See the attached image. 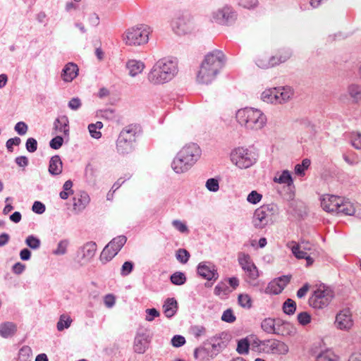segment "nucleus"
Masks as SVG:
<instances>
[{
    "label": "nucleus",
    "mask_w": 361,
    "mask_h": 361,
    "mask_svg": "<svg viewBox=\"0 0 361 361\" xmlns=\"http://www.w3.org/2000/svg\"><path fill=\"white\" fill-rule=\"evenodd\" d=\"M176 60L163 58L157 61L148 73L147 79L154 85L166 83L171 80L178 73Z\"/></svg>",
    "instance_id": "obj_1"
},
{
    "label": "nucleus",
    "mask_w": 361,
    "mask_h": 361,
    "mask_svg": "<svg viewBox=\"0 0 361 361\" xmlns=\"http://www.w3.org/2000/svg\"><path fill=\"white\" fill-rule=\"evenodd\" d=\"M224 63L222 51L215 50L208 54L202 61L197 80L200 83L209 84L214 80Z\"/></svg>",
    "instance_id": "obj_2"
},
{
    "label": "nucleus",
    "mask_w": 361,
    "mask_h": 361,
    "mask_svg": "<svg viewBox=\"0 0 361 361\" xmlns=\"http://www.w3.org/2000/svg\"><path fill=\"white\" fill-rule=\"evenodd\" d=\"M201 154L199 146L195 143L185 145L178 152L171 166L176 173H183L188 171L197 161Z\"/></svg>",
    "instance_id": "obj_3"
},
{
    "label": "nucleus",
    "mask_w": 361,
    "mask_h": 361,
    "mask_svg": "<svg viewBox=\"0 0 361 361\" xmlns=\"http://www.w3.org/2000/svg\"><path fill=\"white\" fill-rule=\"evenodd\" d=\"M238 122L249 130H260L267 123V116L259 109L246 107L240 109L236 112Z\"/></svg>",
    "instance_id": "obj_4"
},
{
    "label": "nucleus",
    "mask_w": 361,
    "mask_h": 361,
    "mask_svg": "<svg viewBox=\"0 0 361 361\" xmlns=\"http://www.w3.org/2000/svg\"><path fill=\"white\" fill-rule=\"evenodd\" d=\"M321 206L327 212H335L348 216L354 215L355 212V207L353 202L348 199L336 195H324Z\"/></svg>",
    "instance_id": "obj_5"
},
{
    "label": "nucleus",
    "mask_w": 361,
    "mask_h": 361,
    "mask_svg": "<svg viewBox=\"0 0 361 361\" xmlns=\"http://www.w3.org/2000/svg\"><path fill=\"white\" fill-rule=\"evenodd\" d=\"M140 128L136 124H130L122 129L116 141V149L119 154H128L133 152L136 136Z\"/></svg>",
    "instance_id": "obj_6"
},
{
    "label": "nucleus",
    "mask_w": 361,
    "mask_h": 361,
    "mask_svg": "<svg viewBox=\"0 0 361 361\" xmlns=\"http://www.w3.org/2000/svg\"><path fill=\"white\" fill-rule=\"evenodd\" d=\"M279 214V208L275 204H264L257 208L254 213L252 223L255 228H263L272 224Z\"/></svg>",
    "instance_id": "obj_7"
},
{
    "label": "nucleus",
    "mask_w": 361,
    "mask_h": 361,
    "mask_svg": "<svg viewBox=\"0 0 361 361\" xmlns=\"http://www.w3.org/2000/svg\"><path fill=\"white\" fill-rule=\"evenodd\" d=\"M149 27L140 25L126 30L123 35V40L128 46H140L149 40Z\"/></svg>",
    "instance_id": "obj_8"
},
{
    "label": "nucleus",
    "mask_w": 361,
    "mask_h": 361,
    "mask_svg": "<svg viewBox=\"0 0 361 361\" xmlns=\"http://www.w3.org/2000/svg\"><path fill=\"white\" fill-rule=\"evenodd\" d=\"M231 161L239 169H247L256 161L255 154L244 147H237L230 154Z\"/></svg>",
    "instance_id": "obj_9"
},
{
    "label": "nucleus",
    "mask_w": 361,
    "mask_h": 361,
    "mask_svg": "<svg viewBox=\"0 0 361 361\" xmlns=\"http://www.w3.org/2000/svg\"><path fill=\"white\" fill-rule=\"evenodd\" d=\"M334 298L333 290L324 285L320 286L309 298V304L314 308L326 307Z\"/></svg>",
    "instance_id": "obj_10"
},
{
    "label": "nucleus",
    "mask_w": 361,
    "mask_h": 361,
    "mask_svg": "<svg viewBox=\"0 0 361 361\" xmlns=\"http://www.w3.org/2000/svg\"><path fill=\"white\" fill-rule=\"evenodd\" d=\"M358 75L361 79V64L358 70ZM338 100L346 104H357L361 102V85L355 82L348 85L345 93L339 96Z\"/></svg>",
    "instance_id": "obj_11"
},
{
    "label": "nucleus",
    "mask_w": 361,
    "mask_h": 361,
    "mask_svg": "<svg viewBox=\"0 0 361 361\" xmlns=\"http://www.w3.org/2000/svg\"><path fill=\"white\" fill-rule=\"evenodd\" d=\"M173 26L178 35L190 32L194 27V20L188 11H179L173 20Z\"/></svg>",
    "instance_id": "obj_12"
},
{
    "label": "nucleus",
    "mask_w": 361,
    "mask_h": 361,
    "mask_svg": "<svg viewBox=\"0 0 361 361\" xmlns=\"http://www.w3.org/2000/svg\"><path fill=\"white\" fill-rule=\"evenodd\" d=\"M262 329L268 334L285 335V333L281 330V327L289 330L293 329V326L288 322H284L280 320L276 321L271 318H267L264 319L261 324Z\"/></svg>",
    "instance_id": "obj_13"
},
{
    "label": "nucleus",
    "mask_w": 361,
    "mask_h": 361,
    "mask_svg": "<svg viewBox=\"0 0 361 361\" xmlns=\"http://www.w3.org/2000/svg\"><path fill=\"white\" fill-rule=\"evenodd\" d=\"M259 345L267 353L286 355L288 352V347L285 343L275 339L261 341Z\"/></svg>",
    "instance_id": "obj_14"
},
{
    "label": "nucleus",
    "mask_w": 361,
    "mask_h": 361,
    "mask_svg": "<svg viewBox=\"0 0 361 361\" xmlns=\"http://www.w3.org/2000/svg\"><path fill=\"white\" fill-rule=\"evenodd\" d=\"M238 262L251 280H255L259 276L257 268L248 255L240 252L238 256Z\"/></svg>",
    "instance_id": "obj_15"
},
{
    "label": "nucleus",
    "mask_w": 361,
    "mask_h": 361,
    "mask_svg": "<svg viewBox=\"0 0 361 361\" xmlns=\"http://www.w3.org/2000/svg\"><path fill=\"white\" fill-rule=\"evenodd\" d=\"M290 275H285L274 279L268 284L265 293L274 295L281 293L290 282Z\"/></svg>",
    "instance_id": "obj_16"
},
{
    "label": "nucleus",
    "mask_w": 361,
    "mask_h": 361,
    "mask_svg": "<svg viewBox=\"0 0 361 361\" xmlns=\"http://www.w3.org/2000/svg\"><path fill=\"white\" fill-rule=\"evenodd\" d=\"M335 324L341 330H348L353 325L352 314L348 309L341 310L337 314Z\"/></svg>",
    "instance_id": "obj_17"
},
{
    "label": "nucleus",
    "mask_w": 361,
    "mask_h": 361,
    "mask_svg": "<svg viewBox=\"0 0 361 361\" xmlns=\"http://www.w3.org/2000/svg\"><path fill=\"white\" fill-rule=\"evenodd\" d=\"M197 272L202 277L209 281H215L219 277V274L214 266L206 262H200L199 264L197 267Z\"/></svg>",
    "instance_id": "obj_18"
},
{
    "label": "nucleus",
    "mask_w": 361,
    "mask_h": 361,
    "mask_svg": "<svg viewBox=\"0 0 361 361\" xmlns=\"http://www.w3.org/2000/svg\"><path fill=\"white\" fill-rule=\"evenodd\" d=\"M73 210L76 212H81L90 202V197L85 192H80L73 198Z\"/></svg>",
    "instance_id": "obj_19"
},
{
    "label": "nucleus",
    "mask_w": 361,
    "mask_h": 361,
    "mask_svg": "<svg viewBox=\"0 0 361 361\" xmlns=\"http://www.w3.org/2000/svg\"><path fill=\"white\" fill-rule=\"evenodd\" d=\"M54 129L56 133H63L64 135L69 134V121L66 116L58 117L54 123Z\"/></svg>",
    "instance_id": "obj_20"
},
{
    "label": "nucleus",
    "mask_w": 361,
    "mask_h": 361,
    "mask_svg": "<svg viewBox=\"0 0 361 361\" xmlns=\"http://www.w3.org/2000/svg\"><path fill=\"white\" fill-rule=\"evenodd\" d=\"M78 74V66L73 63H68L63 69L61 78L65 82H71Z\"/></svg>",
    "instance_id": "obj_21"
},
{
    "label": "nucleus",
    "mask_w": 361,
    "mask_h": 361,
    "mask_svg": "<svg viewBox=\"0 0 361 361\" xmlns=\"http://www.w3.org/2000/svg\"><path fill=\"white\" fill-rule=\"evenodd\" d=\"M223 336H225L224 333L210 338L209 343L212 345L213 350L216 351L214 355H211V358H214V356L226 347L227 344L226 341H223Z\"/></svg>",
    "instance_id": "obj_22"
},
{
    "label": "nucleus",
    "mask_w": 361,
    "mask_h": 361,
    "mask_svg": "<svg viewBox=\"0 0 361 361\" xmlns=\"http://www.w3.org/2000/svg\"><path fill=\"white\" fill-rule=\"evenodd\" d=\"M49 173L52 176H58L63 171V163L59 155L53 156L49 164Z\"/></svg>",
    "instance_id": "obj_23"
},
{
    "label": "nucleus",
    "mask_w": 361,
    "mask_h": 361,
    "mask_svg": "<svg viewBox=\"0 0 361 361\" xmlns=\"http://www.w3.org/2000/svg\"><path fill=\"white\" fill-rule=\"evenodd\" d=\"M277 104H283L288 102L293 96V90L290 87H281L276 88Z\"/></svg>",
    "instance_id": "obj_24"
},
{
    "label": "nucleus",
    "mask_w": 361,
    "mask_h": 361,
    "mask_svg": "<svg viewBox=\"0 0 361 361\" xmlns=\"http://www.w3.org/2000/svg\"><path fill=\"white\" fill-rule=\"evenodd\" d=\"M149 340L145 335H137L134 340L133 350L136 353L142 354L148 348Z\"/></svg>",
    "instance_id": "obj_25"
},
{
    "label": "nucleus",
    "mask_w": 361,
    "mask_h": 361,
    "mask_svg": "<svg viewBox=\"0 0 361 361\" xmlns=\"http://www.w3.org/2000/svg\"><path fill=\"white\" fill-rule=\"evenodd\" d=\"M126 68L129 71V75L135 77L142 72L145 68V64L140 61L131 59L127 62Z\"/></svg>",
    "instance_id": "obj_26"
},
{
    "label": "nucleus",
    "mask_w": 361,
    "mask_h": 361,
    "mask_svg": "<svg viewBox=\"0 0 361 361\" xmlns=\"http://www.w3.org/2000/svg\"><path fill=\"white\" fill-rule=\"evenodd\" d=\"M290 56L291 53L288 50H282L278 54L269 57L270 68L286 62Z\"/></svg>",
    "instance_id": "obj_27"
},
{
    "label": "nucleus",
    "mask_w": 361,
    "mask_h": 361,
    "mask_svg": "<svg viewBox=\"0 0 361 361\" xmlns=\"http://www.w3.org/2000/svg\"><path fill=\"white\" fill-rule=\"evenodd\" d=\"M178 309L177 301L174 298H167L163 305L164 313L166 317L170 318L173 317Z\"/></svg>",
    "instance_id": "obj_28"
},
{
    "label": "nucleus",
    "mask_w": 361,
    "mask_h": 361,
    "mask_svg": "<svg viewBox=\"0 0 361 361\" xmlns=\"http://www.w3.org/2000/svg\"><path fill=\"white\" fill-rule=\"evenodd\" d=\"M16 331V326L12 322H5L0 325V335L4 338H8L14 335Z\"/></svg>",
    "instance_id": "obj_29"
},
{
    "label": "nucleus",
    "mask_w": 361,
    "mask_h": 361,
    "mask_svg": "<svg viewBox=\"0 0 361 361\" xmlns=\"http://www.w3.org/2000/svg\"><path fill=\"white\" fill-rule=\"evenodd\" d=\"M274 181L278 183L286 184L288 187L293 186V180L290 173L288 170H284L283 172L278 176H276L274 178Z\"/></svg>",
    "instance_id": "obj_30"
},
{
    "label": "nucleus",
    "mask_w": 361,
    "mask_h": 361,
    "mask_svg": "<svg viewBox=\"0 0 361 361\" xmlns=\"http://www.w3.org/2000/svg\"><path fill=\"white\" fill-rule=\"evenodd\" d=\"M215 18L222 22H227L233 18L231 8L228 6L224 7L215 13Z\"/></svg>",
    "instance_id": "obj_31"
},
{
    "label": "nucleus",
    "mask_w": 361,
    "mask_h": 361,
    "mask_svg": "<svg viewBox=\"0 0 361 361\" xmlns=\"http://www.w3.org/2000/svg\"><path fill=\"white\" fill-rule=\"evenodd\" d=\"M277 91L276 88L267 90L262 93V99L267 103L277 104L276 102Z\"/></svg>",
    "instance_id": "obj_32"
},
{
    "label": "nucleus",
    "mask_w": 361,
    "mask_h": 361,
    "mask_svg": "<svg viewBox=\"0 0 361 361\" xmlns=\"http://www.w3.org/2000/svg\"><path fill=\"white\" fill-rule=\"evenodd\" d=\"M339 357L335 355L331 350H327L319 353L316 361H338Z\"/></svg>",
    "instance_id": "obj_33"
},
{
    "label": "nucleus",
    "mask_w": 361,
    "mask_h": 361,
    "mask_svg": "<svg viewBox=\"0 0 361 361\" xmlns=\"http://www.w3.org/2000/svg\"><path fill=\"white\" fill-rule=\"evenodd\" d=\"M293 254L298 259H305L307 262V266H310L313 264V257L308 255L305 250H292Z\"/></svg>",
    "instance_id": "obj_34"
},
{
    "label": "nucleus",
    "mask_w": 361,
    "mask_h": 361,
    "mask_svg": "<svg viewBox=\"0 0 361 361\" xmlns=\"http://www.w3.org/2000/svg\"><path fill=\"white\" fill-rule=\"evenodd\" d=\"M127 238L124 235H119L116 238H114L111 241H110L104 248H122L123 246L126 243Z\"/></svg>",
    "instance_id": "obj_35"
},
{
    "label": "nucleus",
    "mask_w": 361,
    "mask_h": 361,
    "mask_svg": "<svg viewBox=\"0 0 361 361\" xmlns=\"http://www.w3.org/2000/svg\"><path fill=\"white\" fill-rule=\"evenodd\" d=\"M103 127V124L100 121H97L96 123H91L88 126V130L91 136L95 139H99L102 136L100 130Z\"/></svg>",
    "instance_id": "obj_36"
},
{
    "label": "nucleus",
    "mask_w": 361,
    "mask_h": 361,
    "mask_svg": "<svg viewBox=\"0 0 361 361\" xmlns=\"http://www.w3.org/2000/svg\"><path fill=\"white\" fill-rule=\"evenodd\" d=\"M72 323V319L70 316L67 314H61L57 323V329L59 331H63L64 329L68 328Z\"/></svg>",
    "instance_id": "obj_37"
},
{
    "label": "nucleus",
    "mask_w": 361,
    "mask_h": 361,
    "mask_svg": "<svg viewBox=\"0 0 361 361\" xmlns=\"http://www.w3.org/2000/svg\"><path fill=\"white\" fill-rule=\"evenodd\" d=\"M238 302L243 308L250 309L252 307V299L248 294H240L238 297Z\"/></svg>",
    "instance_id": "obj_38"
},
{
    "label": "nucleus",
    "mask_w": 361,
    "mask_h": 361,
    "mask_svg": "<svg viewBox=\"0 0 361 361\" xmlns=\"http://www.w3.org/2000/svg\"><path fill=\"white\" fill-rule=\"evenodd\" d=\"M284 313L291 315L293 314L296 310V303L292 299H287L283 305Z\"/></svg>",
    "instance_id": "obj_39"
},
{
    "label": "nucleus",
    "mask_w": 361,
    "mask_h": 361,
    "mask_svg": "<svg viewBox=\"0 0 361 361\" xmlns=\"http://www.w3.org/2000/svg\"><path fill=\"white\" fill-rule=\"evenodd\" d=\"M171 281L173 284L176 286H180L185 283L186 277L182 272H175L171 276Z\"/></svg>",
    "instance_id": "obj_40"
},
{
    "label": "nucleus",
    "mask_w": 361,
    "mask_h": 361,
    "mask_svg": "<svg viewBox=\"0 0 361 361\" xmlns=\"http://www.w3.org/2000/svg\"><path fill=\"white\" fill-rule=\"evenodd\" d=\"M117 253L116 250H102L100 254V260L103 263H106L112 259Z\"/></svg>",
    "instance_id": "obj_41"
},
{
    "label": "nucleus",
    "mask_w": 361,
    "mask_h": 361,
    "mask_svg": "<svg viewBox=\"0 0 361 361\" xmlns=\"http://www.w3.org/2000/svg\"><path fill=\"white\" fill-rule=\"evenodd\" d=\"M250 343L246 338L241 339L238 342L236 350L240 355L247 354L249 352Z\"/></svg>",
    "instance_id": "obj_42"
},
{
    "label": "nucleus",
    "mask_w": 361,
    "mask_h": 361,
    "mask_svg": "<svg viewBox=\"0 0 361 361\" xmlns=\"http://www.w3.org/2000/svg\"><path fill=\"white\" fill-rule=\"evenodd\" d=\"M300 125L312 135H314L317 133L316 126L308 118L301 119Z\"/></svg>",
    "instance_id": "obj_43"
},
{
    "label": "nucleus",
    "mask_w": 361,
    "mask_h": 361,
    "mask_svg": "<svg viewBox=\"0 0 361 361\" xmlns=\"http://www.w3.org/2000/svg\"><path fill=\"white\" fill-rule=\"evenodd\" d=\"M312 245L310 241L302 240L300 242L290 241L287 243L288 248H307L308 246Z\"/></svg>",
    "instance_id": "obj_44"
},
{
    "label": "nucleus",
    "mask_w": 361,
    "mask_h": 361,
    "mask_svg": "<svg viewBox=\"0 0 361 361\" xmlns=\"http://www.w3.org/2000/svg\"><path fill=\"white\" fill-rule=\"evenodd\" d=\"M221 320L227 323H233L236 320V317L231 309H227L223 312Z\"/></svg>",
    "instance_id": "obj_45"
},
{
    "label": "nucleus",
    "mask_w": 361,
    "mask_h": 361,
    "mask_svg": "<svg viewBox=\"0 0 361 361\" xmlns=\"http://www.w3.org/2000/svg\"><path fill=\"white\" fill-rule=\"evenodd\" d=\"M352 145L357 149H361V133L359 132H353L351 134Z\"/></svg>",
    "instance_id": "obj_46"
},
{
    "label": "nucleus",
    "mask_w": 361,
    "mask_h": 361,
    "mask_svg": "<svg viewBox=\"0 0 361 361\" xmlns=\"http://www.w3.org/2000/svg\"><path fill=\"white\" fill-rule=\"evenodd\" d=\"M256 64L258 67L264 69H267L270 68V59L267 58L266 56H260L256 61Z\"/></svg>",
    "instance_id": "obj_47"
},
{
    "label": "nucleus",
    "mask_w": 361,
    "mask_h": 361,
    "mask_svg": "<svg viewBox=\"0 0 361 361\" xmlns=\"http://www.w3.org/2000/svg\"><path fill=\"white\" fill-rule=\"evenodd\" d=\"M229 292V288L224 282L219 283L214 288V293L216 295H220L222 293L227 295Z\"/></svg>",
    "instance_id": "obj_48"
},
{
    "label": "nucleus",
    "mask_w": 361,
    "mask_h": 361,
    "mask_svg": "<svg viewBox=\"0 0 361 361\" xmlns=\"http://www.w3.org/2000/svg\"><path fill=\"white\" fill-rule=\"evenodd\" d=\"M176 259L181 263H186L190 257L187 250H178L176 254Z\"/></svg>",
    "instance_id": "obj_49"
},
{
    "label": "nucleus",
    "mask_w": 361,
    "mask_h": 361,
    "mask_svg": "<svg viewBox=\"0 0 361 361\" xmlns=\"http://www.w3.org/2000/svg\"><path fill=\"white\" fill-rule=\"evenodd\" d=\"M298 321L302 325L305 326L311 321V316L307 312H302L298 314Z\"/></svg>",
    "instance_id": "obj_50"
},
{
    "label": "nucleus",
    "mask_w": 361,
    "mask_h": 361,
    "mask_svg": "<svg viewBox=\"0 0 361 361\" xmlns=\"http://www.w3.org/2000/svg\"><path fill=\"white\" fill-rule=\"evenodd\" d=\"M262 195L258 193L257 191H252L247 197V202L252 204H257L262 200Z\"/></svg>",
    "instance_id": "obj_51"
},
{
    "label": "nucleus",
    "mask_w": 361,
    "mask_h": 361,
    "mask_svg": "<svg viewBox=\"0 0 361 361\" xmlns=\"http://www.w3.org/2000/svg\"><path fill=\"white\" fill-rule=\"evenodd\" d=\"M206 188L207 190L212 192H216L219 188V182L215 178H209L206 182Z\"/></svg>",
    "instance_id": "obj_52"
},
{
    "label": "nucleus",
    "mask_w": 361,
    "mask_h": 361,
    "mask_svg": "<svg viewBox=\"0 0 361 361\" xmlns=\"http://www.w3.org/2000/svg\"><path fill=\"white\" fill-rule=\"evenodd\" d=\"M26 244L30 248H38L40 246V240L32 235H30L26 239Z\"/></svg>",
    "instance_id": "obj_53"
},
{
    "label": "nucleus",
    "mask_w": 361,
    "mask_h": 361,
    "mask_svg": "<svg viewBox=\"0 0 361 361\" xmlns=\"http://www.w3.org/2000/svg\"><path fill=\"white\" fill-rule=\"evenodd\" d=\"M101 116L108 119L114 120L116 118L115 111L112 109H105L100 111Z\"/></svg>",
    "instance_id": "obj_54"
},
{
    "label": "nucleus",
    "mask_w": 361,
    "mask_h": 361,
    "mask_svg": "<svg viewBox=\"0 0 361 361\" xmlns=\"http://www.w3.org/2000/svg\"><path fill=\"white\" fill-rule=\"evenodd\" d=\"M94 250H87V254H85V250H78V255H77L78 260L80 261V259H82L85 257H87V259H90L91 257H92L94 256Z\"/></svg>",
    "instance_id": "obj_55"
},
{
    "label": "nucleus",
    "mask_w": 361,
    "mask_h": 361,
    "mask_svg": "<svg viewBox=\"0 0 361 361\" xmlns=\"http://www.w3.org/2000/svg\"><path fill=\"white\" fill-rule=\"evenodd\" d=\"M63 142V139L61 136H56L49 142L50 147L54 149H59Z\"/></svg>",
    "instance_id": "obj_56"
},
{
    "label": "nucleus",
    "mask_w": 361,
    "mask_h": 361,
    "mask_svg": "<svg viewBox=\"0 0 361 361\" xmlns=\"http://www.w3.org/2000/svg\"><path fill=\"white\" fill-rule=\"evenodd\" d=\"M25 146L29 152H35L37 149V142L35 138L30 137L27 140Z\"/></svg>",
    "instance_id": "obj_57"
},
{
    "label": "nucleus",
    "mask_w": 361,
    "mask_h": 361,
    "mask_svg": "<svg viewBox=\"0 0 361 361\" xmlns=\"http://www.w3.org/2000/svg\"><path fill=\"white\" fill-rule=\"evenodd\" d=\"M202 354H208V350L204 347L197 348L194 351V357L195 359H200L202 361H208L209 359H205L202 357Z\"/></svg>",
    "instance_id": "obj_58"
},
{
    "label": "nucleus",
    "mask_w": 361,
    "mask_h": 361,
    "mask_svg": "<svg viewBox=\"0 0 361 361\" xmlns=\"http://www.w3.org/2000/svg\"><path fill=\"white\" fill-rule=\"evenodd\" d=\"M173 227L181 233L188 232V227L186 224L180 220H173L172 221Z\"/></svg>",
    "instance_id": "obj_59"
},
{
    "label": "nucleus",
    "mask_w": 361,
    "mask_h": 361,
    "mask_svg": "<svg viewBox=\"0 0 361 361\" xmlns=\"http://www.w3.org/2000/svg\"><path fill=\"white\" fill-rule=\"evenodd\" d=\"M185 343V339L183 336L180 335L174 336L171 339V344L173 346L176 348H178L184 345Z\"/></svg>",
    "instance_id": "obj_60"
},
{
    "label": "nucleus",
    "mask_w": 361,
    "mask_h": 361,
    "mask_svg": "<svg viewBox=\"0 0 361 361\" xmlns=\"http://www.w3.org/2000/svg\"><path fill=\"white\" fill-rule=\"evenodd\" d=\"M146 317L145 319L148 322L152 321L155 317H157L159 316V312L154 308L152 309H147L146 310Z\"/></svg>",
    "instance_id": "obj_61"
},
{
    "label": "nucleus",
    "mask_w": 361,
    "mask_h": 361,
    "mask_svg": "<svg viewBox=\"0 0 361 361\" xmlns=\"http://www.w3.org/2000/svg\"><path fill=\"white\" fill-rule=\"evenodd\" d=\"M15 130L20 135H25L27 131V126L22 121L16 124Z\"/></svg>",
    "instance_id": "obj_62"
},
{
    "label": "nucleus",
    "mask_w": 361,
    "mask_h": 361,
    "mask_svg": "<svg viewBox=\"0 0 361 361\" xmlns=\"http://www.w3.org/2000/svg\"><path fill=\"white\" fill-rule=\"evenodd\" d=\"M32 211L36 214H41L45 211V206L40 202L36 201L32 205Z\"/></svg>",
    "instance_id": "obj_63"
},
{
    "label": "nucleus",
    "mask_w": 361,
    "mask_h": 361,
    "mask_svg": "<svg viewBox=\"0 0 361 361\" xmlns=\"http://www.w3.org/2000/svg\"><path fill=\"white\" fill-rule=\"evenodd\" d=\"M81 106L80 99L78 97L71 99L68 102V107L72 110H77Z\"/></svg>",
    "instance_id": "obj_64"
}]
</instances>
